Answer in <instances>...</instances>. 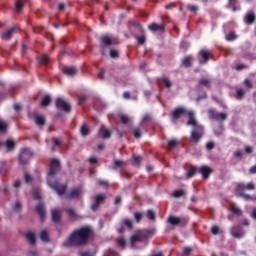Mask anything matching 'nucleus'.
<instances>
[{"instance_id": "f257e3e1", "label": "nucleus", "mask_w": 256, "mask_h": 256, "mask_svg": "<svg viewBox=\"0 0 256 256\" xmlns=\"http://www.w3.org/2000/svg\"><path fill=\"white\" fill-rule=\"evenodd\" d=\"M181 115L188 116L189 120L187 125H191L193 127L191 133V141L194 143H199V141H201V137H203V126L197 124V120L195 119V112L185 108H178L172 112V120L177 121Z\"/></svg>"}, {"instance_id": "f03ea898", "label": "nucleus", "mask_w": 256, "mask_h": 256, "mask_svg": "<svg viewBox=\"0 0 256 256\" xmlns=\"http://www.w3.org/2000/svg\"><path fill=\"white\" fill-rule=\"evenodd\" d=\"M89 235H91L90 227H83L75 230L69 238L63 242L64 247H77L79 245H85L89 241Z\"/></svg>"}, {"instance_id": "7ed1b4c3", "label": "nucleus", "mask_w": 256, "mask_h": 256, "mask_svg": "<svg viewBox=\"0 0 256 256\" xmlns=\"http://www.w3.org/2000/svg\"><path fill=\"white\" fill-rule=\"evenodd\" d=\"M60 167L59 160L57 159H52L51 165H50V170L47 175V183L48 186L51 187L58 195H64L65 194V189L67 187L65 185H60L59 182H57V179L55 178V175L57 174V170Z\"/></svg>"}, {"instance_id": "20e7f679", "label": "nucleus", "mask_w": 256, "mask_h": 256, "mask_svg": "<svg viewBox=\"0 0 256 256\" xmlns=\"http://www.w3.org/2000/svg\"><path fill=\"white\" fill-rule=\"evenodd\" d=\"M245 189H247L248 191H253V189H255V183L250 182L247 185L238 184L237 189H236V191L240 197H244V199H253L251 196L243 193V191H245Z\"/></svg>"}, {"instance_id": "39448f33", "label": "nucleus", "mask_w": 256, "mask_h": 256, "mask_svg": "<svg viewBox=\"0 0 256 256\" xmlns=\"http://www.w3.org/2000/svg\"><path fill=\"white\" fill-rule=\"evenodd\" d=\"M33 157V152L30 149L24 148L21 150L19 155V161L22 165H27L29 160Z\"/></svg>"}, {"instance_id": "423d86ee", "label": "nucleus", "mask_w": 256, "mask_h": 256, "mask_svg": "<svg viewBox=\"0 0 256 256\" xmlns=\"http://www.w3.org/2000/svg\"><path fill=\"white\" fill-rule=\"evenodd\" d=\"M56 107L62 109L63 111H71V105L64 98H58L56 100Z\"/></svg>"}, {"instance_id": "0eeeda50", "label": "nucleus", "mask_w": 256, "mask_h": 256, "mask_svg": "<svg viewBox=\"0 0 256 256\" xmlns=\"http://www.w3.org/2000/svg\"><path fill=\"white\" fill-rule=\"evenodd\" d=\"M208 114L210 119H216L217 121H225L227 119V114L215 112L213 109H210Z\"/></svg>"}, {"instance_id": "6e6552de", "label": "nucleus", "mask_w": 256, "mask_h": 256, "mask_svg": "<svg viewBox=\"0 0 256 256\" xmlns=\"http://www.w3.org/2000/svg\"><path fill=\"white\" fill-rule=\"evenodd\" d=\"M107 197L105 194H99L95 198V202L92 204L91 209L92 211H97L99 209V204L103 203V200L106 199Z\"/></svg>"}, {"instance_id": "1a4fd4ad", "label": "nucleus", "mask_w": 256, "mask_h": 256, "mask_svg": "<svg viewBox=\"0 0 256 256\" xmlns=\"http://www.w3.org/2000/svg\"><path fill=\"white\" fill-rule=\"evenodd\" d=\"M148 29H150L152 33H163V31H165V26L163 24L159 25L157 23H152L148 26Z\"/></svg>"}, {"instance_id": "9d476101", "label": "nucleus", "mask_w": 256, "mask_h": 256, "mask_svg": "<svg viewBox=\"0 0 256 256\" xmlns=\"http://www.w3.org/2000/svg\"><path fill=\"white\" fill-rule=\"evenodd\" d=\"M231 235H233L235 239H241V237L245 235V232L243 231V229H241L240 226H237L231 229Z\"/></svg>"}, {"instance_id": "9b49d317", "label": "nucleus", "mask_w": 256, "mask_h": 256, "mask_svg": "<svg viewBox=\"0 0 256 256\" xmlns=\"http://www.w3.org/2000/svg\"><path fill=\"white\" fill-rule=\"evenodd\" d=\"M199 56L200 63H207V61L211 57V52H209L208 50H202L199 52Z\"/></svg>"}, {"instance_id": "f8f14e48", "label": "nucleus", "mask_w": 256, "mask_h": 256, "mask_svg": "<svg viewBox=\"0 0 256 256\" xmlns=\"http://www.w3.org/2000/svg\"><path fill=\"white\" fill-rule=\"evenodd\" d=\"M63 73L68 77H73L77 73V68L75 66H64Z\"/></svg>"}, {"instance_id": "ddd939ff", "label": "nucleus", "mask_w": 256, "mask_h": 256, "mask_svg": "<svg viewBox=\"0 0 256 256\" xmlns=\"http://www.w3.org/2000/svg\"><path fill=\"white\" fill-rule=\"evenodd\" d=\"M18 31L17 28H12L8 32L3 33L1 37L4 41H9V39H11Z\"/></svg>"}, {"instance_id": "4468645a", "label": "nucleus", "mask_w": 256, "mask_h": 256, "mask_svg": "<svg viewBox=\"0 0 256 256\" xmlns=\"http://www.w3.org/2000/svg\"><path fill=\"white\" fill-rule=\"evenodd\" d=\"M244 21L246 25H253V23H255V14L248 12L244 17Z\"/></svg>"}, {"instance_id": "2eb2a0df", "label": "nucleus", "mask_w": 256, "mask_h": 256, "mask_svg": "<svg viewBox=\"0 0 256 256\" xmlns=\"http://www.w3.org/2000/svg\"><path fill=\"white\" fill-rule=\"evenodd\" d=\"M99 135L100 137H102V139H109V137H111V130L106 128H101L99 131Z\"/></svg>"}, {"instance_id": "dca6fc26", "label": "nucleus", "mask_w": 256, "mask_h": 256, "mask_svg": "<svg viewBox=\"0 0 256 256\" xmlns=\"http://www.w3.org/2000/svg\"><path fill=\"white\" fill-rule=\"evenodd\" d=\"M36 211L40 215L42 221H44L45 220V206H43V204H38L36 206Z\"/></svg>"}, {"instance_id": "f3484780", "label": "nucleus", "mask_w": 256, "mask_h": 256, "mask_svg": "<svg viewBox=\"0 0 256 256\" xmlns=\"http://www.w3.org/2000/svg\"><path fill=\"white\" fill-rule=\"evenodd\" d=\"M200 173H201V175H203L204 179H207L209 177V175H211V168H209L207 166H202L200 168Z\"/></svg>"}, {"instance_id": "a211bd4d", "label": "nucleus", "mask_w": 256, "mask_h": 256, "mask_svg": "<svg viewBox=\"0 0 256 256\" xmlns=\"http://www.w3.org/2000/svg\"><path fill=\"white\" fill-rule=\"evenodd\" d=\"M35 121L38 127L45 125V117L43 115L35 114Z\"/></svg>"}, {"instance_id": "6ab92c4d", "label": "nucleus", "mask_w": 256, "mask_h": 256, "mask_svg": "<svg viewBox=\"0 0 256 256\" xmlns=\"http://www.w3.org/2000/svg\"><path fill=\"white\" fill-rule=\"evenodd\" d=\"M52 219L55 223H58V221L61 219V210L53 209L52 210Z\"/></svg>"}, {"instance_id": "aec40b11", "label": "nucleus", "mask_w": 256, "mask_h": 256, "mask_svg": "<svg viewBox=\"0 0 256 256\" xmlns=\"http://www.w3.org/2000/svg\"><path fill=\"white\" fill-rule=\"evenodd\" d=\"M68 197H70V199H77V197H81V189L79 188L73 189L68 195Z\"/></svg>"}, {"instance_id": "412c9836", "label": "nucleus", "mask_w": 256, "mask_h": 256, "mask_svg": "<svg viewBox=\"0 0 256 256\" xmlns=\"http://www.w3.org/2000/svg\"><path fill=\"white\" fill-rule=\"evenodd\" d=\"M26 239L30 241L31 245H35L37 238L35 237V233L33 232H28L26 233Z\"/></svg>"}, {"instance_id": "4be33fe9", "label": "nucleus", "mask_w": 256, "mask_h": 256, "mask_svg": "<svg viewBox=\"0 0 256 256\" xmlns=\"http://www.w3.org/2000/svg\"><path fill=\"white\" fill-rule=\"evenodd\" d=\"M102 43L104 45H112L113 44V36H111V35L103 36Z\"/></svg>"}, {"instance_id": "5701e85b", "label": "nucleus", "mask_w": 256, "mask_h": 256, "mask_svg": "<svg viewBox=\"0 0 256 256\" xmlns=\"http://www.w3.org/2000/svg\"><path fill=\"white\" fill-rule=\"evenodd\" d=\"M168 223H170V225H179V223H181V218L170 216L168 218Z\"/></svg>"}, {"instance_id": "b1692460", "label": "nucleus", "mask_w": 256, "mask_h": 256, "mask_svg": "<svg viewBox=\"0 0 256 256\" xmlns=\"http://www.w3.org/2000/svg\"><path fill=\"white\" fill-rule=\"evenodd\" d=\"M5 145L8 151H13V149H15V141L12 139L7 140Z\"/></svg>"}, {"instance_id": "393cba45", "label": "nucleus", "mask_w": 256, "mask_h": 256, "mask_svg": "<svg viewBox=\"0 0 256 256\" xmlns=\"http://www.w3.org/2000/svg\"><path fill=\"white\" fill-rule=\"evenodd\" d=\"M38 61H39V63H41V65L47 66V63H49V56L42 55V56L38 57Z\"/></svg>"}, {"instance_id": "a878e982", "label": "nucleus", "mask_w": 256, "mask_h": 256, "mask_svg": "<svg viewBox=\"0 0 256 256\" xmlns=\"http://www.w3.org/2000/svg\"><path fill=\"white\" fill-rule=\"evenodd\" d=\"M40 239L41 241H43L44 243H47V241H49V233L47 232V230H43L40 234Z\"/></svg>"}, {"instance_id": "bb28decb", "label": "nucleus", "mask_w": 256, "mask_h": 256, "mask_svg": "<svg viewBox=\"0 0 256 256\" xmlns=\"http://www.w3.org/2000/svg\"><path fill=\"white\" fill-rule=\"evenodd\" d=\"M172 195L176 199H179L181 197H185L186 193L184 192V190H175Z\"/></svg>"}, {"instance_id": "cd10ccee", "label": "nucleus", "mask_w": 256, "mask_h": 256, "mask_svg": "<svg viewBox=\"0 0 256 256\" xmlns=\"http://www.w3.org/2000/svg\"><path fill=\"white\" fill-rule=\"evenodd\" d=\"M192 61H193V58L191 56H187L183 59L182 63L184 67H190Z\"/></svg>"}, {"instance_id": "c85d7f7f", "label": "nucleus", "mask_w": 256, "mask_h": 256, "mask_svg": "<svg viewBox=\"0 0 256 256\" xmlns=\"http://www.w3.org/2000/svg\"><path fill=\"white\" fill-rule=\"evenodd\" d=\"M80 131L83 137L89 135V126H87V124H83Z\"/></svg>"}, {"instance_id": "c756f323", "label": "nucleus", "mask_w": 256, "mask_h": 256, "mask_svg": "<svg viewBox=\"0 0 256 256\" xmlns=\"http://www.w3.org/2000/svg\"><path fill=\"white\" fill-rule=\"evenodd\" d=\"M50 103H51V96L46 95L44 97V99L42 100L41 105H42V107H47V106H49Z\"/></svg>"}, {"instance_id": "7c9ffc66", "label": "nucleus", "mask_w": 256, "mask_h": 256, "mask_svg": "<svg viewBox=\"0 0 256 256\" xmlns=\"http://www.w3.org/2000/svg\"><path fill=\"white\" fill-rule=\"evenodd\" d=\"M187 9L190 10L191 13L197 14V11H199V6L193 5V4H189V5L187 6Z\"/></svg>"}, {"instance_id": "2f4dec72", "label": "nucleus", "mask_w": 256, "mask_h": 256, "mask_svg": "<svg viewBox=\"0 0 256 256\" xmlns=\"http://www.w3.org/2000/svg\"><path fill=\"white\" fill-rule=\"evenodd\" d=\"M231 211L234 213V215H241V209H239V207H237L235 204L231 206Z\"/></svg>"}, {"instance_id": "473e14b6", "label": "nucleus", "mask_w": 256, "mask_h": 256, "mask_svg": "<svg viewBox=\"0 0 256 256\" xmlns=\"http://www.w3.org/2000/svg\"><path fill=\"white\" fill-rule=\"evenodd\" d=\"M0 131L2 133L7 131V122H5L3 119H0Z\"/></svg>"}, {"instance_id": "72a5a7b5", "label": "nucleus", "mask_w": 256, "mask_h": 256, "mask_svg": "<svg viewBox=\"0 0 256 256\" xmlns=\"http://www.w3.org/2000/svg\"><path fill=\"white\" fill-rule=\"evenodd\" d=\"M177 145H179V141H177V139H172L168 141V146L170 149H173V147H177Z\"/></svg>"}, {"instance_id": "f704fd0d", "label": "nucleus", "mask_w": 256, "mask_h": 256, "mask_svg": "<svg viewBox=\"0 0 256 256\" xmlns=\"http://www.w3.org/2000/svg\"><path fill=\"white\" fill-rule=\"evenodd\" d=\"M16 11L19 13L21 9H23V1L22 0H17L15 3Z\"/></svg>"}, {"instance_id": "c9c22d12", "label": "nucleus", "mask_w": 256, "mask_h": 256, "mask_svg": "<svg viewBox=\"0 0 256 256\" xmlns=\"http://www.w3.org/2000/svg\"><path fill=\"white\" fill-rule=\"evenodd\" d=\"M119 119L124 124L129 123V116H127L125 114H119Z\"/></svg>"}, {"instance_id": "e433bc0d", "label": "nucleus", "mask_w": 256, "mask_h": 256, "mask_svg": "<svg viewBox=\"0 0 256 256\" xmlns=\"http://www.w3.org/2000/svg\"><path fill=\"white\" fill-rule=\"evenodd\" d=\"M114 165H115V168H123V166L125 165V162L121 161V160H115L114 161Z\"/></svg>"}, {"instance_id": "4c0bfd02", "label": "nucleus", "mask_w": 256, "mask_h": 256, "mask_svg": "<svg viewBox=\"0 0 256 256\" xmlns=\"http://www.w3.org/2000/svg\"><path fill=\"white\" fill-rule=\"evenodd\" d=\"M133 133H134V137H136V139L141 138V130L139 128H133Z\"/></svg>"}, {"instance_id": "58836bf2", "label": "nucleus", "mask_w": 256, "mask_h": 256, "mask_svg": "<svg viewBox=\"0 0 256 256\" xmlns=\"http://www.w3.org/2000/svg\"><path fill=\"white\" fill-rule=\"evenodd\" d=\"M163 84L165 85V87H167V89L171 88V81L169 80V78H163L162 79Z\"/></svg>"}, {"instance_id": "ea45409f", "label": "nucleus", "mask_w": 256, "mask_h": 256, "mask_svg": "<svg viewBox=\"0 0 256 256\" xmlns=\"http://www.w3.org/2000/svg\"><path fill=\"white\" fill-rule=\"evenodd\" d=\"M147 217H148V219H150V221H154L155 220V212H153V210H149L147 213Z\"/></svg>"}, {"instance_id": "a19ab883", "label": "nucleus", "mask_w": 256, "mask_h": 256, "mask_svg": "<svg viewBox=\"0 0 256 256\" xmlns=\"http://www.w3.org/2000/svg\"><path fill=\"white\" fill-rule=\"evenodd\" d=\"M195 173H196V170H195V168H190V170L187 172V178L188 179H191V177H193V175H195Z\"/></svg>"}, {"instance_id": "79ce46f5", "label": "nucleus", "mask_w": 256, "mask_h": 256, "mask_svg": "<svg viewBox=\"0 0 256 256\" xmlns=\"http://www.w3.org/2000/svg\"><path fill=\"white\" fill-rule=\"evenodd\" d=\"M243 95H245V91L243 89H238L236 92L237 99H241V97H243Z\"/></svg>"}, {"instance_id": "37998d69", "label": "nucleus", "mask_w": 256, "mask_h": 256, "mask_svg": "<svg viewBox=\"0 0 256 256\" xmlns=\"http://www.w3.org/2000/svg\"><path fill=\"white\" fill-rule=\"evenodd\" d=\"M131 241H132V245L133 243H136V241H141V235L135 234L134 236H132Z\"/></svg>"}, {"instance_id": "c03bdc74", "label": "nucleus", "mask_w": 256, "mask_h": 256, "mask_svg": "<svg viewBox=\"0 0 256 256\" xmlns=\"http://www.w3.org/2000/svg\"><path fill=\"white\" fill-rule=\"evenodd\" d=\"M227 41H234V39H237V36H235V33L231 32L229 35L226 36Z\"/></svg>"}, {"instance_id": "a18cd8bd", "label": "nucleus", "mask_w": 256, "mask_h": 256, "mask_svg": "<svg viewBox=\"0 0 256 256\" xmlns=\"http://www.w3.org/2000/svg\"><path fill=\"white\" fill-rule=\"evenodd\" d=\"M134 217H135L137 223H139L141 221V219H143V213L137 212L134 214Z\"/></svg>"}, {"instance_id": "49530a36", "label": "nucleus", "mask_w": 256, "mask_h": 256, "mask_svg": "<svg viewBox=\"0 0 256 256\" xmlns=\"http://www.w3.org/2000/svg\"><path fill=\"white\" fill-rule=\"evenodd\" d=\"M117 243H118L119 247H125V245L127 244V242L123 238H119L117 240Z\"/></svg>"}, {"instance_id": "de8ad7c7", "label": "nucleus", "mask_w": 256, "mask_h": 256, "mask_svg": "<svg viewBox=\"0 0 256 256\" xmlns=\"http://www.w3.org/2000/svg\"><path fill=\"white\" fill-rule=\"evenodd\" d=\"M200 85H204V87H209V80L207 78H202L200 80Z\"/></svg>"}, {"instance_id": "09e8293b", "label": "nucleus", "mask_w": 256, "mask_h": 256, "mask_svg": "<svg viewBox=\"0 0 256 256\" xmlns=\"http://www.w3.org/2000/svg\"><path fill=\"white\" fill-rule=\"evenodd\" d=\"M124 225H126V227H128V229H131L133 227V222L129 219H125Z\"/></svg>"}, {"instance_id": "8fccbe9b", "label": "nucleus", "mask_w": 256, "mask_h": 256, "mask_svg": "<svg viewBox=\"0 0 256 256\" xmlns=\"http://www.w3.org/2000/svg\"><path fill=\"white\" fill-rule=\"evenodd\" d=\"M118 56H119V52L117 50L110 51V57H112V59H116V57Z\"/></svg>"}, {"instance_id": "3c124183", "label": "nucleus", "mask_w": 256, "mask_h": 256, "mask_svg": "<svg viewBox=\"0 0 256 256\" xmlns=\"http://www.w3.org/2000/svg\"><path fill=\"white\" fill-rule=\"evenodd\" d=\"M89 163H91V165H97V163H99V159L97 157H91L89 159Z\"/></svg>"}, {"instance_id": "603ef678", "label": "nucleus", "mask_w": 256, "mask_h": 256, "mask_svg": "<svg viewBox=\"0 0 256 256\" xmlns=\"http://www.w3.org/2000/svg\"><path fill=\"white\" fill-rule=\"evenodd\" d=\"M21 209V202H16L13 206V211H20Z\"/></svg>"}, {"instance_id": "864d4df0", "label": "nucleus", "mask_w": 256, "mask_h": 256, "mask_svg": "<svg viewBox=\"0 0 256 256\" xmlns=\"http://www.w3.org/2000/svg\"><path fill=\"white\" fill-rule=\"evenodd\" d=\"M33 195L35 199H41V192L39 190H34Z\"/></svg>"}, {"instance_id": "5fc2aeb1", "label": "nucleus", "mask_w": 256, "mask_h": 256, "mask_svg": "<svg viewBox=\"0 0 256 256\" xmlns=\"http://www.w3.org/2000/svg\"><path fill=\"white\" fill-rule=\"evenodd\" d=\"M87 101V96H80L79 97V104L83 105Z\"/></svg>"}, {"instance_id": "6e6d98bb", "label": "nucleus", "mask_w": 256, "mask_h": 256, "mask_svg": "<svg viewBox=\"0 0 256 256\" xmlns=\"http://www.w3.org/2000/svg\"><path fill=\"white\" fill-rule=\"evenodd\" d=\"M211 231H212L213 235H219V227L214 226V227H212Z\"/></svg>"}, {"instance_id": "4d7b16f0", "label": "nucleus", "mask_w": 256, "mask_h": 256, "mask_svg": "<svg viewBox=\"0 0 256 256\" xmlns=\"http://www.w3.org/2000/svg\"><path fill=\"white\" fill-rule=\"evenodd\" d=\"M245 153H247L248 155L253 153V147L245 146Z\"/></svg>"}, {"instance_id": "13d9d810", "label": "nucleus", "mask_w": 256, "mask_h": 256, "mask_svg": "<svg viewBox=\"0 0 256 256\" xmlns=\"http://www.w3.org/2000/svg\"><path fill=\"white\" fill-rule=\"evenodd\" d=\"M25 181L26 183H31V181H33V178L31 177V175L29 174H25Z\"/></svg>"}, {"instance_id": "bf43d9fd", "label": "nucleus", "mask_w": 256, "mask_h": 256, "mask_svg": "<svg viewBox=\"0 0 256 256\" xmlns=\"http://www.w3.org/2000/svg\"><path fill=\"white\" fill-rule=\"evenodd\" d=\"M213 147H215V144L213 142H208L206 144V149H208L209 151H211V149H213Z\"/></svg>"}, {"instance_id": "052dcab7", "label": "nucleus", "mask_w": 256, "mask_h": 256, "mask_svg": "<svg viewBox=\"0 0 256 256\" xmlns=\"http://www.w3.org/2000/svg\"><path fill=\"white\" fill-rule=\"evenodd\" d=\"M133 161H134V165L139 164V162L141 161V156H134Z\"/></svg>"}, {"instance_id": "680f3d73", "label": "nucleus", "mask_w": 256, "mask_h": 256, "mask_svg": "<svg viewBox=\"0 0 256 256\" xmlns=\"http://www.w3.org/2000/svg\"><path fill=\"white\" fill-rule=\"evenodd\" d=\"M138 43H140V45H145V36L138 37Z\"/></svg>"}, {"instance_id": "e2e57ef3", "label": "nucleus", "mask_w": 256, "mask_h": 256, "mask_svg": "<svg viewBox=\"0 0 256 256\" xmlns=\"http://www.w3.org/2000/svg\"><path fill=\"white\" fill-rule=\"evenodd\" d=\"M149 119H151V116H149L148 114L144 115L142 118V123H147V121H149Z\"/></svg>"}, {"instance_id": "0e129e2a", "label": "nucleus", "mask_w": 256, "mask_h": 256, "mask_svg": "<svg viewBox=\"0 0 256 256\" xmlns=\"http://www.w3.org/2000/svg\"><path fill=\"white\" fill-rule=\"evenodd\" d=\"M250 217H252L256 221V208L252 209V212L250 213Z\"/></svg>"}, {"instance_id": "69168bd1", "label": "nucleus", "mask_w": 256, "mask_h": 256, "mask_svg": "<svg viewBox=\"0 0 256 256\" xmlns=\"http://www.w3.org/2000/svg\"><path fill=\"white\" fill-rule=\"evenodd\" d=\"M191 251H193L192 248H185V249H184L185 255H191Z\"/></svg>"}, {"instance_id": "338daca9", "label": "nucleus", "mask_w": 256, "mask_h": 256, "mask_svg": "<svg viewBox=\"0 0 256 256\" xmlns=\"http://www.w3.org/2000/svg\"><path fill=\"white\" fill-rule=\"evenodd\" d=\"M235 157H241L243 155V151L238 150L234 153Z\"/></svg>"}, {"instance_id": "774afa93", "label": "nucleus", "mask_w": 256, "mask_h": 256, "mask_svg": "<svg viewBox=\"0 0 256 256\" xmlns=\"http://www.w3.org/2000/svg\"><path fill=\"white\" fill-rule=\"evenodd\" d=\"M81 256H95V255L91 252H84V253H82Z\"/></svg>"}]
</instances>
